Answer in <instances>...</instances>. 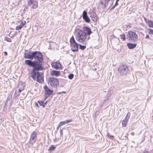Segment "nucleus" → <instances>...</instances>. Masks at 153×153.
Listing matches in <instances>:
<instances>
[{"mask_svg": "<svg viewBox=\"0 0 153 153\" xmlns=\"http://www.w3.org/2000/svg\"><path fill=\"white\" fill-rule=\"evenodd\" d=\"M26 64L33 67L31 74V77L35 80L38 82H42L43 79V76L42 73H39L38 70H42V68L41 65L38 64V62L34 61H32L29 60H26L25 61Z\"/></svg>", "mask_w": 153, "mask_h": 153, "instance_id": "nucleus-1", "label": "nucleus"}, {"mask_svg": "<svg viewBox=\"0 0 153 153\" xmlns=\"http://www.w3.org/2000/svg\"><path fill=\"white\" fill-rule=\"evenodd\" d=\"M76 40L80 42H84L86 39V34L81 30L79 29H77L76 30Z\"/></svg>", "mask_w": 153, "mask_h": 153, "instance_id": "nucleus-2", "label": "nucleus"}, {"mask_svg": "<svg viewBox=\"0 0 153 153\" xmlns=\"http://www.w3.org/2000/svg\"><path fill=\"white\" fill-rule=\"evenodd\" d=\"M127 39L131 42H136L138 39V36L135 33L132 31H128L127 35Z\"/></svg>", "mask_w": 153, "mask_h": 153, "instance_id": "nucleus-3", "label": "nucleus"}, {"mask_svg": "<svg viewBox=\"0 0 153 153\" xmlns=\"http://www.w3.org/2000/svg\"><path fill=\"white\" fill-rule=\"evenodd\" d=\"M33 59L37 60L40 62H42L43 59L42 53L38 51L33 52Z\"/></svg>", "mask_w": 153, "mask_h": 153, "instance_id": "nucleus-4", "label": "nucleus"}, {"mask_svg": "<svg viewBox=\"0 0 153 153\" xmlns=\"http://www.w3.org/2000/svg\"><path fill=\"white\" fill-rule=\"evenodd\" d=\"M48 84L52 87H54L59 85L58 80L55 78L50 77L48 79Z\"/></svg>", "mask_w": 153, "mask_h": 153, "instance_id": "nucleus-5", "label": "nucleus"}, {"mask_svg": "<svg viewBox=\"0 0 153 153\" xmlns=\"http://www.w3.org/2000/svg\"><path fill=\"white\" fill-rule=\"evenodd\" d=\"M119 72L121 75H126L128 71V68L126 65H120L118 69Z\"/></svg>", "mask_w": 153, "mask_h": 153, "instance_id": "nucleus-6", "label": "nucleus"}, {"mask_svg": "<svg viewBox=\"0 0 153 153\" xmlns=\"http://www.w3.org/2000/svg\"><path fill=\"white\" fill-rule=\"evenodd\" d=\"M28 5L31 8L35 9L38 7V3L36 1L30 0L28 1Z\"/></svg>", "mask_w": 153, "mask_h": 153, "instance_id": "nucleus-7", "label": "nucleus"}, {"mask_svg": "<svg viewBox=\"0 0 153 153\" xmlns=\"http://www.w3.org/2000/svg\"><path fill=\"white\" fill-rule=\"evenodd\" d=\"M37 135V133L35 132H33L31 134L30 139V142L32 144L34 143L36 140Z\"/></svg>", "mask_w": 153, "mask_h": 153, "instance_id": "nucleus-8", "label": "nucleus"}, {"mask_svg": "<svg viewBox=\"0 0 153 153\" xmlns=\"http://www.w3.org/2000/svg\"><path fill=\"white\" fill-rule=\"evenodd\" d=\"M51 65L53 68L56 70H60L62 69L61 65L58 62H53L51 64Z\"/></svg>", "mask_w": 153, "mask_h": 153, "instance_id": "nucleus-9", "label": "nucleus"}, {"mask_svg": "<svg viewBox=\"0 0 153 153\" xmlns=\"http://www.w3.org/2000/svg\"><path fill=\"white\" fill-rule=\"evenodd\" d=\"M130 113L129 112L127 113L125 118L123 120L122 125L123 126L125 127L126 126L127 122L130 117Z\"/></svg>", "mask_w": 153, "mask_h": 153, "instance_id": "nucleus-10", "label": "nucleus"}, {"mask_svg": "<svg viewBox=\"0 0 153 153\" xmlns=\"http://www.w3.org/2000/svg\"><path fill=\"white\" fill-rule=\"evenodd\" d=\"M90 17L92 19L94 22H97L98 20V17L94 12L92 11L90 13Z\"/></svg>", "mask_w": 153, "mask_h": 153, "instance_id": "nucleus-11", "label": "nucleus"}, {"mask_svg": "<svg viewBox=\"0 0 153 153\" xmlns=\"http://www.w3.org/2000/svg\"><path fill=\"white\" fill-rule=\"evenodd\" d=\"M82 32H83L86 34V36L88 35H89L92 33L91 29L86 27H83Z\"/></svg>", "mask_w": 153, "mask_h": 153, "instance_id": "nucleus-12", "label": "nucleus"}, {"mask_svg": "<svg viewBox=\"0 0 153 153\" xmlns=\"http://www.w3.org/2000/svg\"><path fill=\"white\" fill-rule=\"evenodd\" d=\"M82 17L83 19L86 22L89 23L90 22V19L87 16V13L85 11H84L83 12Z\"/></svg>", "mask_w": 153, "mask_h": 153, "instance_id": "nucleus-13", "label": "nucleus"}, {"mask_svg": "<svg viewBox=\"0 0 153 153\" xmlns=\"http://www.w3.org/2000/svg\"><path fill=\"white\" fill-rule=\"evenodd\" d=\"M24 86L23 85L22 83H19L16 88L15 92L16 93L17 91H18L19 93L24 89Z\"/></svg>", "mask_w": 153, "mask_h": 153, "instance_id": "nucleus-14", "label": "nucleus"}, {"mask_svg": "<svg viewBox=\"0 0 153 153\" xmlns=\"http://www.w3.org/2000/svg\"><path fill=\"white\" fill-rule=\"evenodd\" d=\"M44 88L45 91V94L48 95V96L50 95H51L53 92L52 90H51L49 89L48 88L47 86H46L44 87Z\"/></svg>", "mask_w": 153, "mask_h": 153, "instance_id": "nucleus-15", "label": "nucleus"}, {"mask_svg": "<svg viewBox=\"0 0 153 153\" xmlns=\"http://www.w3.org/2000/svg\"><path fill=\"white\" fill-rule=\"evenodd\" d=\"M50 74L51 75L55 76L56 77L60 74V72L57 71L52 70Z\"/></svg>", "mask_w": 153, "mask_h": 153, "instance_id": "nucleus-16", "label": "nucleus"}, {"mask_svg": "<svg viewBox=\"0 0 153 153\" xmlns=\"http://www.w3.org/2000/svg\"><path fill=\"white\" fill-rule=\"evenodd\" d=\"M26 24L25 21H22L20 25L19 26H17L16 28V30H19L21 29Z\"/></svg>", "mask_w": 153, "mask_h": 153, "instance_id": "nucleus-17", "label": "nucleus"}, {"mask_svg": "<svg viewBox=\"0 0 153 153\" xmlns=\"http://www.w3.org/2000/svg\"><path fill=\"white\" fill-rule=\"evenodd\" d=\"M71 46L72 48H74V49H72V51L73 52L75 51H77L78 50V45L77 43H73L71 45Z\"/></svg>", "mask_w": 153, "mask_h": 153, "instance_id": "nucleus-18", "label": "nucleus"}, {"mask_svg": "<svg viewBox=\"0 0 153 153\" xmlns=\"http://www.w3.org/2000/svg\"><path fill=\"white\" fill-rule=\"evenodd\" d=\"M33 52H32L30 54L28 53H25L24 56L25 58L29 59L31 60L33 59Z\"/></svg>", "mask_w": 153, "mask_h": 153, "instance_id": "nucleus-19", "label": "nucleus"}, {"mask_svg": "<svg viewBox=\"0 0 153 153\" xmlns=\"http://www.w3.org/2000/svg\"><path fill=\"white\" fill-rule=\"evenodd\" d=\"M71 119L68 120L64 121L61 122L59 123V126H62L65 124H67L72 121Z\"/></svg>", "mask_w": 153, "mask_h": 153, "instance_id": "nucleus-20", "label": "nucleus"}, {"mask_svg": "<svg viewBox=\"0 0 153 153\" xmlns=\"http://www.w3.org/2000/svg\"><path fill=\"white\" fill-rule=\"evenodd\" d=\"M127 45L129 48L132 49L135 48L137 44H133L131 43H128Z\"/></svg>", "mask_w": 153, "mask_h": 153, "instance_id": "nucleus-21", "label": "nucleus"}, {"mask_svg": "<svg viewBox=\"0 0 153 153\" xmlns=\"http://www.w3.org/2000/svg\"><path fill=\"white\" fill-rule=\"evenodd\" d=\"M148 26L151 28H153V21L148 20L147 22Z\"/></svg>", "mask_w": 153, "mask_h": 153, "instance_id": "nucleus-22", "label": "nucleus"}, {"mask_svg": "<svg viewBox=\"0 0 153 153\" xmlns=\"http://www.w3.org/2000/svg\"><path fill=\"white\" fill-rule=\"evenodd\" d=\"M114 0H105V3L106 4H110V5H111L113 2Z\"/></svg>", "mask_w": 153, "mask_h": 153, "instance_id": "nucleus-23", "label": "nucleus"}, {"mask_svg": "<svg viewBox=\"0 0 153 153\" xmlns=\"http://www.w3.org/2000/svg\"><path fill=\"white\" fill-rule=\"evenodd\" d=\"M38 102L39 103V105L41 106H43V107H45V104L42 101H38Z\"/></svg>", "mask_w": 153, "mask_h": 153, "instance_id": "nucleus-24", "label": "nucleus"}, {"mask_svg": "<svg viewBox=\"0 0 153 153\" xmlns=\"http://www.w3.org/2000/svg\"><path fill=\"white\" fill-rule=\"evenodd\" d=\"M70 43L71 45L73 44V43H76V42L75 41L74 38L72 37L71 38L70 40Z\"/></svg>", "mask_w": 153, "mask_h": 153, "instance_id": "nucleus-25", "label": "nucleus"}, {"mask_svg": "<svg viewBox=\"0 0 153 153\" xmlns=\"http://www.w3.org/2000/svg\"><path fill=\"white\" fill-rule=\"evenodd\" d=\"M56 147L55 146H54L52 145L51 146L50 148L49 149V150L50 151H53L55 149Z\"/></svg>", "mask_w": 153, "mask_h": 153, "instance_id": "nucleus-26", "label": "nucleus"}, {"mask_svg": "<svg viewBox=\"0 0 153 153\" xmlns=\"http://www.w3.org/2000/svg\"><path fill=\"white\" fill-rule=\"evenodd\" d=\"M120 37L121 39H123V41H125V36L124 34L120 35Z\"/></svg>", "mask_w": 153, "mask_h": 153, "instance_id": "nucleus-27", "label": "nucleus"}, {"mask_svg": "<svg viewBox=\"0 0 153 153\" xmlns=\"http://www.w3.org/2000/svg\"><path fill=\"white\" fill-rule=\"evenodd\" d=\"M74 76V75L73 74H71L69 75L68 77L70 79H72L73 78Z\"/></svg>", "mask_w": 153, "mask_h": 153, "instance_id": "nucleus-28", "label": "nucleus"}, {"mask_svg": "<svg viewBox=\"0 0 153 153\" xmlns=\"http://www.w3.org/2000/svg\"><path fill=\"white\" fill-rule=\"evenodd\" d=\"M86 48V47L84 45H79V48L81 50H83L85 49Z\"/></svg>", "mask_w": 153, "mask_h": 153, "instance_id": "nucleus-29", "label": "nucleus"}, {"mask_svg": "<svg viewBox=\"0 0 153 153\" xmlns=\"http://www.w3.org/2000/svg\"><path fill=\"white\" fill-rule=\"evenodd\" d=\"M107 136L111 139H113L114 137L113 136L111 135L108 132L107 133Z\"/></svg>", "mask_w": 153, "mask_h": 153, "instance_id": "nucleus-30", "label": "nucleus"}, {"mask_svg": "<svg viewBox=\"0 0 153 153\" xmlns=\"http://www.w3.org/2000/svg\"><path fill=\"white\" fill-rule=\"evenodd\" d=\"M63 130V128L62 129H60V134L61 135H62L63 134V132H62Z\"/></svg>", "mask_w": 153, "mask_h": 153, "instance_id": "nucleus-31", "label": "nucleus"}, {"mask_svg": "<svg viewBox=\"0 0 153 153\" xmlns=\"http://www.w3.org/2000/svg\"><path fill=\"white\" fill-rule=\"evenodd\" d=\"M61 93H63L65 94L66 93V92L65 91H63L61 92L57 93V94H59Z\"/></svg>", "mask_w": 153, "mask_h": 153, "instance_id": "nucleus-32", "label": "nucleus"}, {"mask_svg": "<svg viewBox=\"0 0 153 153\" xmlns=\"http://www.w3.org/2000/svg\"><path fill=\"white\" fill-rule=\"evenodd\" d=\"M35 105L37 107H39V105L37 103V102H35Z\"/></svg>", "mask_w": 153, "mask_h": 153, "instance_id": "nucleus-33", "label": "nucleus"}, {"mask_svg": "<svg viewBox=\"0 0 153 153\" xmlns=\"http://www.w3.org/2000/svg\"><path fill=\"white\" fill-rule=\"evenodd\" d=\"M149 38V36L148 35H146V39H148Z\"/></svg>", "mask_w": 153, "mask_h": 153, "instance_id": "nucleus-34", "label": "nucleus"}, {"mask_svg": "<svg viewBox=\"0 0 153 153\" xmlns=\"http://www.w3.org/2000/svg\"><path fill=\"white\" fill-rule=\"evenodd\" d=\"M6 40L9 42H10L11 41V40L10 39H6Z\"/></svg>", "mask_w": 153, "mask_h": 153, "instance_id": "nucleus-35", "label": "nucleus"}, {"mask_svg": "<svg viewBox=\"0 0 153 153\" xmlns=\"http://www.w3.org/2000/svg\"><path fill=\"white\" fill-rule=\"evenodd\" d=\"M143 153H150L149 152H148V151H145L144 152H143Z\"/></svg>", "mask_w": 153, "mask_h": 153, "instance_id": "nucleus-36", "label": "nucleus"}, {"mask_svg": "<svg viewBox=\"0 0 153 153\" xmlns=\"http://www.w3.org/2000/svg\"><path fill=\"white\" fill-rule=\"evenodd\" d=\"M4 53L5 55H7V53L6 52H4Z\"/></svg>", "mask_w": 153, "mask_h": 153, "instance_id": "nucleus-37", "label": "nucleus"}, {"mask_svg": "<svg viewBox=\"0 0 153 153\" xmlns=\"http://www.w3.org/2000/svg\"><path fill=\"white\" fill-rule=\"evenodd\" d=\"M150 32L152 34H153V30L151 29Z\"/></svg>", "mask_w": 153, "mask_h": 153, "instance_id": "nucleus-38", "label": "nucleus"}, {"mask_svg": "<svg viewBox=\"0 0 153 153\" xmlns=\"http://www.w3.org/2000/svg\"><path fill=\"white\" fill-rule=\"evenodd\" d=\"M118 5V3H117V1H116L114 5H115L116 6L117 5Z\"/></svg>", "mask_w": 153, "mask_h": 153, "instance_id": "nucleus-39", "label": "nucleus"}, {"mask_svg": "<svg viewBox=\"0 0 153 153\" xmlns=\"http://www.w3.org/2000/svg\"><path fill=\"white\" fill-rule=\"evenodd\" d=\"M61 126H59V125H58V127H57V128H56L57 129V130H58V129H59V128L60 127H61Z\"/></svg>", "mask_w": 153, "mask_h": 153, "instance_id": "nucleus-40", "label": "nucleus"}, {"mask_svg": "<svg viewBox=\"0 0 153 153\" xmlns=\"http://www.w3.org/2000/svg\"><path fill=\"white\" fill-rule=\"evenodd\" d=\"M57 141V140L56 138H55V139H53V141L55 142H56Z\"/></svg>", "mask_w": 153, "mask_h": 153, "instance_id": "nucleus-41", "label": "nucleus"}, {"mask_svg": "<svg viewBox=\"0 0 153 153\" xmlns=\"http://www.w3.org/2000/svg\"><path fill=\"white\" fill-rule=\"evenodd\" d=\"M111 37H112V38H115V36H114L113 35H112L111 36Z\"/></svg>", "mask_w": 153, "mask_h": 153, "instance_id": "nucleus-42", "label": "nucleus"}, {"mask_svg": "<svg viewBox=\"0 0 153 153\" xmlns=\"http://www.w3.org/2000/svg\"><path fill=\"white\" fill-rule=\"evenodd\" d=\"M131 134L132 135H134V132H132L131 133Z\"/></svg>", "mask_w": 153, "mask_h": 153, "instance_id": "nucleus-43", "label": "nucleus"}, {"mask_svg": "<svg viewBox=\"0 0 153 153\" xmlns=\"http://www.w3.org/2000/svg\"><path fill=\"white\" fill-rule=\"evenodd\" d=\"M116 6L115 5H114V6L112 8H111V9H114L115 7Z\"/></svg>", "mask_w": 153, "mask_h": 153, "instance_id": "nucleus-44", "label": "nucleus"}, {"mask_svg": "<svg viewBox=\"0 0 153 153\" xmlns=\"http://www.w3.org/2000/svg\"><path fill=\"white\" fill-rule=\"evenodd\" d=\"M47 103V101H46L45 103H44V104H45V105H46Z\"/></svg>", "mask_w": 153, "mask_h": 153, "instance_id": "nucleus-45", "label": "nucleus"}, {"mask_svg": "<svg viewBox=\"0 0 153 153\" xmlns=\"http://www.w3.org/2000/svg\"><path fill=\"white\" fill-rule=\"evenodd\" d=\"M151 153H153V149L151 151Z\"/></svg>", "mask_w": 153, "mask_h": 153, "instance_id": "nucleus-46", "label": "nucleus"}, {"mask_svg": "<svg viewBox=\"0 0 153 153\" xmlns=\"http://www.w3.org/2000/svg\"><path fill=\"white\" fill-rule=\"evenodd\" d=\"M120 0H117L116 1L117 2H118V1H119Z\"/></svg>", "mask_w": 153, "mask_h": 153, "instance_id": "nucleus-47", "label": "nucleus"}, {"mask_svg": "<svg viewBox=\"0 0 153 153\" xmlns=\"http://www.w3.org/2000/svg\"><path fill=\"white\" fill-rule=\"evenodd\" d=\"M90 38V37H89V38H88V39H89V38Z\"/></svg>", "mask_w": 153, "mask_h": 153, "instance_id": "nucleus-48", "label": "nucleus"}]
</instances>
